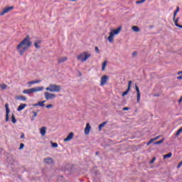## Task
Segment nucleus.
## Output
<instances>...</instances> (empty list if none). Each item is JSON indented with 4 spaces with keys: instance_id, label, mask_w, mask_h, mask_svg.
Masks as SVG:
<instances>
[{
    "instance_id": "f257e3e1",
    "label": "nucleus",
    "mask_w": 182,
    "mask_h": 182,
    "mask_svg": "<svg viewBox=\"0 0 182 182\" xmlns=\"http://www.w3.org/2000/svg\"><path fill=\"white\" fill-rule=\"evenodd\" d=\"M32 46V41L29 36H27L21 42L16 46V50L20 56H23V54L29 48Z\"/></svg>"
},
{
    "instance_id": "f03ea898",
    "label": "nucleus",
    "mask_w": 182,
    "mask_h": 182,
    "mask_svg": "<svg viewBox=\"0 0 182 182\" xmlns=\"http://www.w3.org/2000/svg\"><path fill=\"white\" fill-rule=\"evenodd\" d=\"M47 92H50L51 93H59L62 90V86L58 85L56 84H50L48 87L46 88Z\"/></svg>"
},
{
    "instance_id": "7ed1b4c3",
    "label": "nucleus",
    "mask_w": 182,
    "mask_h": 182,
    "mask_svg": "<svg viewBox=\"0 0 182 182\" xmlns=\"http://www.w3.org/2000/svg\"><path fill=\"white\" fill-rule=\"evenodd\" d=\"M120 31H122V27H119L117 29L111 30V31L109 33V36L107 38L109 43H113L114 36H117V35H119V33H120Z\"/></svg>"
},
{
    "instance_id": "20e7f679",
    "label": "nucleus",
    "mask_w": 182,
    "mask_h": 182,
    "mask_svg": "<svg viewBox=\"0 0 182 182\" xmlns=\"http://www.w3.org/2000/svg\"><path fill=\"white\" fill-rule=\"evenodd\" d=\"M92 56V53L89 51H85L81 53L77 57V60H80V62H86L89 58Z\"/></svg>"
},
{
    "instance_id": "39448f33",
    "label": "nucleus",
    "mask_w": 182,
    "mask_h": 182,
    "mask_svg": "<svg viewBox=\"0 0 182 182\" xmlns=\"http://www.w3.org/2000/svg\"><path fill=\"white\" fill-rule=\"evenodd\" d=\"M45 99L46 100H52L53 99H56V94L50 93L48 92H44Z\"/></svg>"
},
{
    "instance_id": "423d86ee",
    "label": "nucleus",
    "mask_w": 182,
    "mask_h": 182,
    "mask_svg": "<svg viewBox=\"0 0 182 182\" xmlns=\"http://www.w3.org/2000/svg\"><path fill=\"white\" fill-rule=\"evenodd\" d=\"M109 80V77L107 75H103L100 80V86H105Z\"/></svg>"
},
{
    "instance_id": "0eeeda50",
    "label": "nucleus",
    "mask_w": 182,
    "mask_h": 182,
    "mask_svg": "<svg viewBox=\"0 0 182 182\" xmlns=\"http://www.w3.org/2000/svg\"><path fill=\"white\" fill-rule=\"evenodd\" d=\"M135 90L136 92V102L137 103H140V98L141 97V94L140 93V89H139L137 85H135Z\"/></svg>"
},
{
    "instance_id": "6e6552de",
    "label": "nucleus",
    "mask_w": 182,
    "mask_h": 182,
    "mask_svg": "<svg viewBox=\"0 0 182 182\" xmlns=\"http://www.w3.org/2000/svg\"><path fill=\"white\" fill-rule=\"evenodd\" d=\"M12 9H14V6H9L5 8L2 12L0 13V16H4V15H5V14H8V12L12 11Z\"/></svg>"
},
{
    "instance_id": "1a4fd4ad",
    "label": "nucleus",
    "mask_w": 182,
    "mask_h": 182,
    "mask_svg": "<svg viewBox=\"0 0 182 182\" xmlns=\"http://www.w3.org/2000/svg\"><path fill=\"white\" fill-rule=\"evenodd\" d=\"M5 108H6V122H8L9 120V105L8 104L5 105Z\"/></svg>"
},
{
    "instance_id": "9d476101",
    "label": "nucleus",
    "mask_w": 182,
    "mask_h": 182,
    "mask_svg": "<svg viewBox=\"0 0 182 182\" xmlns=\"http://www.w3.org/2000/svg\"><path fill=\"white\" fill-rule=\"evenodd\" d=\"M43 89H45V87H36L31 88V92L32 93H37V92H42Z\"/></svg>"
},
{
    "instance_id": "9b49d317",
    "label": "nucleus",
    "mask_w": 182,
    "mask_h": 182,
    "mask_svg": "<svg viewBox=\"0 0 182 182\" xmlns=\"http://www.w3.org/2000/svg\"><path fill=\"white\" fill-rule=\"evenodd\" d=\"M132 81H129L127 90L122 93L123 97L124 96H127V95L129 94V92H130V87H132Z\"/></svg>"
},
{
    "instance_id": "f8f14e48",
    "label": "nucleus",
    "mask_w": 182,
    "mask_h": 182,
    "mask_svg": "<svg viewBox=\"0 0 182 182\" xmlns=\"http://www.w3.org/2000/svg\"><path fill=\"white\" fill-rule=\"evenodd\" d=\"M91 129H92V127L90 126V124L87 123L85 129V134L86 135L89 134L90 133Z\"/></svg>"
},
{
    "instance_id": "ddd939ff",
    "label": "nucleus",
    "mask_w": 182,
    "mask_h": 182,
    "mask_svg": "<svg viewBox=\"0 0 182 182\" xmlns=\"http://www.w3.org/2000/svg\"><path fill=\"white\" fill-rule=\"evenodd\" d=\"M73 136H75V134L73 132H70L68 136L64 139V141H70V140L73 139Z\"/></svg>"
},
{
    "instance_id": "4468645a",
    "label": "nucleus",
    "mask_w": 182,
    "mask_h": 182,
    "mask_svg": "<svg viewBox=\"0 0 182 182\" xmlns=\"http://www.w3.org/2000/svg\"><path fill=\"white\" fill-rule=\"evenodd\" d=\"M42 43L41 40H37L34 42V46L36 48V49H41V44Z\"/></svg>"
},
{
    "instance_id": "2eb2a0df",
    "label": "nucleus",
    "mask_w": 182,
    "mask_h": 182,
    "mask_svg": "<svg viewBox=\"0 0 182 182\" xmlns=\"http://www.w3.org/2000/svg\"><path fill=\"white\" fill-rule=\"evenodd\" d=\"M40 134L43 137H45V135L46 134V127H43L41 128Z\"/></svg>"
},
{
    "instance_id": "dca6fc26",
    "label": "nucleus",
    "mask_w": 182,
    "mask_h": 182,
    "mask_svg": "<svg viewBox=\"0 0 182 182\" xmlns=\"http://www.w3.org/2000/svg\"><path fill=\"white\" fill-rule=\"evenodd\" d=\"M44 163H46V164H53V159H52V158H46L44 159Z\"/></svg>"
},
{
    "instance_id": "f3484780",
    "label": "nucleus",
    "mask_w": 182,
    "mask_h": 182,
    "mask_svg": "<svg viewBox=\"0 0 182 182\" xmlns=\"http://www.w3.org/2000/svg\"><path fill=\"white\" fill-rule=\"evenodd\" d=\"M42 82V80H33L28 82V85H30V86H32V85H36L38 83H41Z\"/></svg>"
},
{
    "instance_id": "a211bd4d",
    "label": "nucleus",
    "mask_w": 182,
    "mask_h": 182,
    "mask_svg": "<svg viewBox=\"0 0 182 182\" xmlns=\"http://www.w3.org/2000/svg\"><path fill=\"white\" fill-rule=\"evenodd\" d=\"M25 107H26V104H20V105L17 108V112H22V110H23Z\"/></svg>"
},
{
    "instance_id": "6ab92c4d",
    "label": "nucleus",
    "mask_w": 182,
    "mask_h": 182,
    "mask_svg": "<svg viewBox=\"0 0 182 182\" xmlns=\"http://www.w3.org/2000/svg\"><path fill=\"white\" fill-rule=\"evenodd\" d=\"M17 100H22L23 102H26V97L23 95H18L16 97Z\"/></svg>"
},
{
    "instance_id": "aec40b11",
    "label": "nucleus",
    "mask_w": 182,
    "mask_h": 182,
    "mask_svg": "<svg viewBox=\"0 0 182 182\" xmlns=\"http://www.w3.org/2000/svg\"><path fill=\"white\" fill-rule=\"evenodd\" d=\"M23 93L24 95H31V94H32V93H33V92H32V88L27 89V90H24L23 91Z\"/></svg>"
},
{
    "instance_id": "412c9836",
    "label": "nucleus",
    "mask_w": 182,
    "mask_h": 182,
    "mask_svg": "<svg viewBox=\"0 0 182 182\" xmlns=\"http://www.w3.org/2000/svg\"><path fill=\"white\" fill-rule=\"evenodd\" d=\"M68 60V58L62 57L58 59V63H63V62H66Z\"/></svg>"
},
{
    "instance_id": "4be33fe9",
    "label": "nucleus",
    "mask_w": 182,
    "mask_h": 182,
    "mask_svg": "<svg viewBox=\"0 0 182 182\" xmlns=\"http://www.w3.org/2000/svg\"><path fill=\"white\" fill-rule=\"evenodd\" d=\"M45 103H46V100L40 101L38 102V105L40 106V107H44Z\"/></svg>"
},
{
    "instance_id": "5701e85b",
    "label": "nucleus",
    "mask_w": 182,
    "mask_h": 182,
    "mask_svg": "<svg viewBox=\"0 0 182 182\" xmlns=\"http://www.w3.org/2000/svg\"><path fill=\"white\" fill-rule=\"evenodd\" d=\"M106 66H107V61H104L102 64V70L105 71Z\"/></svg>"
},
{
    "instance_id": "b1692460",
    "label": "nucleus",
    "mask_w": 182,
    "mask_h": 182,
    "mask_svg": "<svg viewBox=\"0 0 182 182\" xmlns=\"http://www.w3.org/2000/svg\"><path fill=\"white\" fill-rule=\"evenodd\" d=\"M0 87L1 90H5L8 89V85L6 84H0Z\"/></svg>"
},
{
    "instance_id": "393cba45",
    "label": "nucleus",
    "mask_w": 182,
    "mask_h": 182,
    "mask_svg": "<svg viewBox=\"0 0 182 182\" xmlns=\"http://www.w3.org/2000/svg\"><path fill=\"white\" fill-rule=\"evenodd\" d=\"M179 11H180V7L177 6L176 11H174V13H173V20L176 19V16L177 15V13L179 12Z\"/></svg>"
},
{
    "instance_id": "a878e982",
    "label": "nucleus",
    "mask_w": 182,
    "mask_h": 182,
    "mask_svg": "<svg viewBox=\"0 0 182 182\" xmlns=\"http://www.w3.org/2000/svg\"><path fill=\"white\" fill-rule=\"evenodd\" d=\"M132 29L134 32H139L140 31V28L137 26H132Z\"/></svg>"
},
{
    "instance_id": "bb28decb",
    "label": "nucleus",
    "mask_w": 182,
    "mask_h": 182,
    "mask_svg": "<svg viewBox=\"0 0 182 182\" xmlns=\"http://www.w3.org/2000/svg\"><path fill=\"white\" fill-rule=\"evenodd\" d=\"M173 156V154L169 153L167 154L164 155V159L166 160V159H170Z\"/></svg>"
},
{
    "instance_id": "cd10ccee",
    "label": "nucleus",
    "mask_w": 182,
    "mask_h": 182,
    "mask_svg": "<svg viewBox=\"0 0 182 182\" xmlns=\"http://www.w3.org/2000/svg\"><path fill=\"white\" fill-rule=\"evenodd\" d=\"M173 21H174V23H175V25H176V26H177L178 28H181V25H180V24H178V18H177V19H174L173 20Z\"/></svg>"
},
{
    "instance_id": "c85d7f7f",
    "label": "nucleus",
    "mask_w": 182,
    "mask_h": 182,
    "mask_svg": "<svg viewBox=\"0 0 182 182\" xmlns=\"http://www.w3.org/2000/svg\"><path fill=\"white\" fill-rule=\"evenodd\" d=\"M46 109H53V105L48 104L46 106Z\"/></svg>"
},
{
    "instance_id": "c756f323",
    "label": "nucleus",
    "mask_w": 182,
    "mask_h": 182,
    "mask_svg": "<svg viewBox=\"0 0 182 182\" xmlns=\"http://www.w3.org/2000/svg\"><path fill=\"white\" fill-rule=\"evenodd\" d=\"M11 122L12 123H16V118H15V115L13 114L12 117H11Z\"/></svg>"
},
{
    "instance_id": "7c9ffc66",
    "label": "nucleus",
    "mask_w": 182,
    "mask_h": 182,
    "mask_svg": "<svg viewBox=\"0 0 182 182\" xmlns=\"http://www.w3.org/2000/svg\"><path fill=\"white\" fill-rule=\"evenodd\" d=\"M163 141H164V139H162L161 141L154 142V144L156 146L157 144H161V143H163Z\"/></svg>"
},
{
    "instance_id": "2f4dec72",
    "label": "nucleus",
    "mask_w": 182,
    "mask_h": 182,
    "mask_svg": "<svg viewBox=\"0 0 182 182\" xmlns=\"http://www.w3.org/2000/svg\"><path fill=\"white\" fill-rule=\"evenodd\" d=\"M106 124V122H103L102 124H100L99 126V130H102V129H103V127L105 126Z\"/></svg>"
},
{
    "instance_id": "473e14b6",
    "label": "nucleus",
    "mask_w": 182,
    "mask_h": 182,
    "mask_svg": "<svg viewBox=\"0 0 182 182\" xmlns=\"http://www.w3.org/2000/svg\"><path fill=\"white\" fill-rule=\"evenodd\" d=\"M181 133H182V127L177 131L176 136H180Z\"/></svg>"
},
{
    "instance_id": "72a5a7b5",
    "label": "nucleus",
    "mask_w": 182,
    "mask_h": 182,
    "mask_svg": "<svg viewBox=\"0 0 182 182\" xmlns=\"http://www.w3.org/2000/svg\"><path fill=\"white\" fill-rule=\"evenodd\" d=\"M33 118L31 119V120H33L35 119V117H36V116H38V113L35 111H33Z\"/></svg>"
},
{
    "instance_id": "f704fd0d",
    "label": "nucleus",
    "mask_w": 182,
    "mask_h": 182,
    "mask_svg": "<svg viewBox=\"0 0 182 182\" xmlns=\"http://www.w3.org/2000/svg\"><path fill=\"white\" fill-rule=\"evenodd\" d=\"M144 2H146V0L136 1V4H144Z\"/></svg>"
},
{
    "instance_id": "c9c22d12",
    "label": "nucleus",
    "mask_w": 182,
    "mask_h": 182,
    "mask_svg": "<svg viewBox=\"0 0 182 182\" xmlns=\"http://www.w3.org/2000/svg\"><path fill=\"white\" fill-rule=\"evenodd\" d=\"M51 146L52 147H54L55 149H56V147H58V144L51 142Z\"/></svg>"
},
{
    "instance_id": "e433bc0d",
    "label": "nucleus",
    "mask_w": 182,
    "mask_h": 182,
    "mask_svg": "<svg viewBox=\"0 0 182 182\" xmlns=\"http://www.w3.org/2000/svg\"><path fill=\"white\" fill-rule=\"evenodd\" d=\"M181 75L177 77V79H178V80H181V79H182V73H181V72H179V73H178V75H181Z\"/></svg>"
},
{
    "instance_id": "4c0bfd02",
    "label": "nucleus",
    "mask_w": 182,
    "mask_h": 182,
    "mask_svg": "<svg viewBox=\"0 0 182 182\" xmlns=\"http://www.w3.org/2000/svg\"><path fill=\"white\" fill-rule=\"evenodd\" d=\"M23 147H25V144H21L20 147H19V150H22V149H23Z\"/></svg>"
},
{
    "instance_id": "58836bf2",
    "label": "nucleus",
    "mask_w": 182,
    "mask_h": 182,
    "mask_svg": "<svg viewBox=\"0 0 182 182\" xmlns=\"http://www.w3.org/2000/svg\"><path fill=\"white\" fill-rule=\"evenodd\" d=\"M159 139H160V136H156L155 138H153L152 140L154 141H156V140H159Z\"/></svg>"
},
{
    "instance_id": "ea45409f",
    "label": "nucleus",
    "mask_w": 182,
    "mask_h": 182,
    "mask_svg": "<svg viewBox=\"0 0 182 182\" xmlns=\"http://www.w3.org/2000/svg\"><path fill=\"white\" fill-rule=\"evenodd\" d=\"M95 52H97V53H100V50L98 47H95Z\"/></svg>"
},
{
    "instance_id": "a19ab883",
    "label": "nucleus",
    "mask_w": 182,
    "mask_h": 182,
    "mask_svg": "<svg viewBox=\"0 0 182 182\" xmlns=\"http://www.w3.org/2000/svg\"><path fill=\"white\" fill-rule=\"evenodd\" d=\"M153 141H153V139H150V141L147 143V146L151 144V143H153Z\"/></svg>"
},
{
    "instance_id": "79ce46f5",
    "label": "nucleus",
    "mask_w": 182,
    "mask_h": 182,
    "mask_svg": "<svg viewBox=\"0 0 182 182\" xmlns=\"http://www.w3.org/2000/svg\"><path fill=\"white\" fill-rule=\"evenodd\" d=\"M182 166V161L178 164L177 168H180V167H181Z\"/></svg>"
},
{
    "instance_id": "37998d69",
    "label": "nucleus",
    "mask_w": 182,
    "mask_h": 182,
    "mask_svg": "<svg viewBox=\"0 0 182 182\" xmlns=\"http://www.w3.org/2000/svg\"><path fill=\"white\" fill-rule=\"evenodd\" d=\"M154 160H156V158H154L151 161L150 164H153V163H154Z\"/></svg>"
},
{
    "instance_id": "c03bdc74",
    "label": "nucleus",
    "mask_w": 182,
    "mask_h": 182,
    "mask_svg": "<svg viewBox=\"0 0 182 182\" xmlns=\"http://www.w3.org/2000/svg\"><path fill=\"white\" fill-rule=\"evenodd\" d=\"M129 107H124V108H123V110H124V111H127V110H129Z\"/></svg>"
},
{
    "instance_id": "a18cd8bd",
    "label": "nucleus",
    "mask_w": 182,
    "mask_h": 182,
    "mask_svg": "<svg viewBox=\"0 0 182 182\" xmlns=\"http://www.w3.org/2000/svg\"><path fill=\"white\" fill-rule=\"evenodd\" d=\"M21 139H25V134H22L21 135Z\"/></svg>"
},
{
    "instance_id": "49530a36",
    "label": "nucleus",
    "mask_w": 182,
    "mask_h": 182,
    "mask_svg": "<svg viewBox=\"0 0 182 182\" xmlns=\"http://www.w3.org/2000/svg\"><path fill=\"white\" fill-rule=\"evenodd\" d=\"M137 55V52L134 51L133 53H132V55L133 56H136Z\"/></svg>"
},
{
    "instance_id": "de8ad7c7",
    "label": "nucleus",
    "mask_w": 182,
    "mask_h": 182,
    "mask_svg": "<svg viewBox=\"0 0 182 182\" xmlns=\"http://www.w3.org/2000/svg\"><path fill=\"white\" fill-rule=\"evenodd\" d=\"M33 106H39V105L37 104H34Z\"/></svg>"
},
{
    "instance_id": "09e8293b",
    "label": "nucleus",
    "mask_w": 182,
    "mask_h": 182,
    "mask_svg": "<svg viewBox=\"0 0 182 182\" xmlns=\"http://www.w3.org/2000/svg\"><path fill=\"white\" fill-rule=\"evenodd\" d=\"M69 1H72V2H75V1H76V0H69Z\"/></svg>"
},
{
    "instance_id": "8fccbe9b",
    "label": "nucleus",
    "mask_w": 182,
    "mask_h": 182,
    "mask_svg": "<svg viewBox=\"0 0 182 182\" xmlns=\"http://www.w3.org/2000/svg\"><path fill=\"white\" fill-rule=\"evenodd\" d=\"M179 28H182V26H181V27H179Z\"/></svg>"
}]
</instances>
